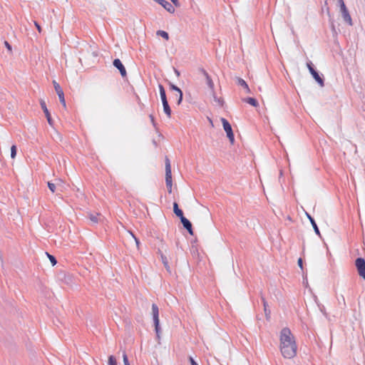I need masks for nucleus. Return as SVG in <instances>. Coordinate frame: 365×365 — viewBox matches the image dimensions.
Listing matches in <instances>:
<instances>
[{
  "mask_svg": "<svg viewBox=\"0 0 365 365\" xmlns=\"http://www.w3.org/2000/svg\"><path fill=\"white\" fill-rule=\"evenodd\" d=\"M158 4H160L165 9H166L168 12L173 14L175 12V8L173 6L165 0L160 1Z\"/></svg>",
  "mask_w": 365,
  "mask_h": 365,
  "instance_id": "obj_11",
  "label": "nucleus"
},
{
  "mask_svg": "<svg viewBox=\"0 0 365 365\" xmlns=\"http://www.w3.org/2000/svg\"><path fill=\"white\" fill-rule=\"evenodd\" d=\"M174 72H175V73L176 74V76L178 77L180 76V73L179 71H178L177 69L174 68Z\"/></svg>",
  "mask_w": 365,
  "mask_h": 365,
  "instance_id": "obj_43",
  "label": "nucleus"
},
{
  "mask_svg": "<svg viewBox=\"0 0 365 365\" xmlns=\"http://www.w3.org/2000/svg\"><path fill=\"white\" fill-rule=\"evenodd\" d=\"M98 214H97L96 215H93V214H91L89 215V218L90 220L94 222V223H97L98 222Z\"/></svg>",
  "mask_w": 365,
  "mask_h": 365,
  "instance_id": "obj_28",
  "label": "nucleus"
},
{
  "mask_svg": "<svg viewBox=\"0 0 365 365\" xmlns=\"http://www.w3.org/2000/svg\"><path fill=\"white\" fill-rule=\"evenodd\" d=\"M247 103L250 104L254 107H257L258 106V102L255 98H247L245 100Z\"/></svg>",
  "mask_w": 365,
  "mask_h": 365,
  "instance_id": "obj_23",
  "label": "nucleus"
},
{
  "mask_svg": "<svg viewBox=\"0 0 365 365\" xmlns=\"http://www.w3.org/2000/svg\"><path fill=\"white\" fill-rule=\"evenodd\" d=\"M16 155V145H12L11 148V157L14 158Z\"/></svg>",
  "mask_w": 365,
  "mask_h": 365,
  "instance_id": "obj_29",
  "label": "nucleus"
},
{
  "mask_svg": "<svg viewBox=\"0 0 365 365\" xmlns=\"http://www.w3.org/2000/svg\"><path fill=\"white\" fill-rule=\"evenodd\" d=\"M358 273L365 280V260L363 258H357L355 262Z\"/></svg>",
  "mask_w": 365,
  "mask_h": 365,
  "instance_id": "obj_5",
  "label": "nucleus"
},
{
  "mask_svg": "<svg viewBox=\"0 0 365 365\" xmlns=\"http://www.w3.org/2000/svg\"><path fill=\"white\" fill-rule=\"evenodd\" d=\"M190 361L191 363V365H198L192 357H190Z\"/></svg>",
  "mask_w": 365,
  "mask_h": 365,
  "instance_id": "obj_38",
  "label": "nucleus"
},
{
  "mask_svg": "<svg viewBox=\"0 0 365 365\" xmlns=\"http://www.w3.org/2000/svg\"><path fill=\"white\" fill-rule=\"evenodd\" d=\"M41 106L45 113V115L47 118L48 124L52 126L53 125V120L51 119L50 113L46 106V103L43 101H41Z\"/></svg>",
  "mask_w": 365,
  "mask_h": 365,
  "instance_id": "obj_8",
  "label": "nucleus"
},
{
  "mask_svg": "<svg viewBox=\"0 0 365 365\" xmlns=\"http://www.w3.org/2000/svg\"><path fill=\"white\" fill-rule=\"evenodd\" d=\"M181 222L183 225V227L189 232L190 235H192V224L191 222L185 218L184 216H182L180 218Z\"/></svg>",
  "mask_w": 365,
  "mask_h": 365,
  "instance_id": "obj_10",
  "label": "nucleus"
},
{
  "mask_svg": "<svg viewBox=\"0 0 365 365\" xmlns=\"http://www.w3.org/2000/svg\"><path fill=\"white\" fill-rule=\"evenodd\" d=\"M338 4H339L341 11H342V9L346 8L343 0H338Z\"/></svg>",
  "mask_w": 365,
  "mask_h": 365,
  "instance_id": "obj_34",
  "label": "nucleus"
},
{
  "mask_svg": "<svg viewBox=\"0 0 365 365\" xmlns=\"http://www.w3.org/2000/svg\"><path fill=\"white\" fill-rule=\"evenodd\" d=\"M307 67H308V69L310 72V73L312 74V76L313 75V73H314L316 72V71L314 70V68H313L312 66V62H309L307 63Z\"/></svg>",
  "mask_w": 365,
  "mask_h": 365,
  "instance_id": "obj_30",
  "label": "nucleus"
},
{
  "mask_svg": "<svg viewBox=\"0 0 365 365\" xmlns=\"http://www.w3.org/2000/svg\"><path fill=\"white\" fill-rule=\"evenodd\" d=\"M128 233L131 236V237L134 240V241H135V242L136 244V246L138 247H139V244H140V242H139L138 239L136 238L135 237V235L130 231H128Z\"/></svg>",
  "mask_w": 365,
  "mask_h": 365,
  "instance_id": "obj_33",
  "label": "nucleus"
},
{
  "mask_svg": "<svg viewBox=\"0 0 365 365\" xmlns=\"http://www.w3.org/2000/svg\"><path fill=\"white\" fill-rule=\"evenodd\" d=\"M123 359L124 365H130L128 360L127 355L125 352L123 354Z\"/></svg>",
  "mask_w": 365,
  "mask_h": 365,
  "instance_id": "obj_36",
  "label": "nucleus"
},
{
  "mask_svg": "<svg viewBox=\"0 0 365 365\" xmlns=\"http://www.w3.org/2000/svg\"><path fill=\"white\" fill-rule=\"evenodd\" d=\"M46 254L48 256V257L50 262H51L52 265L53 266L56 265V263H57V261H56V258L53 255L48 254V252H46Z\"/></svg>",
  "mask_w": 365,
  "mask_h": 365,
  "instance_id": "obj_25",
  "label": "nucleus"
},
{
  "mask_svg": "<svg viewBox=\"0 0 365 365\" xmlns=\"http://www.w3.org/2000/svg\"><path fill=\"white\" fill-rule=\"evenodd\" d=\"M165 182L168 187V192H172V175H171V166L168 158L165 160Z\"/></svg>",
  "mask_w": 365,
  "mask_h": 365,
  "instance_id": "obj_3",
  "label": "nucleus"
},
{
  "mask_svg": "<svg viewBox=\"0 0 365 365\" xmlns=\"http://www.w3.org/2000/svg\"><path fill=\"white\" fill-rule=\"evenodd\" d=\"M161 257H162V260H163V264H164V265H165V268H166L168 270H169V266H168V262L167 258H166L165 257L163 256V255L161 256Z\"/></svg>",
  "mask_w": 365,
  "mask_h": 365,
  "instance_id": "obj_35",
  "label": "nucleus"
},
{
  "mask_svg": "<svg viewBox=\"0 0 365 365\" xmlns=\"http://www.w3.org/2000/svg\"><path fill=\"white\" fill-rule=\"evenodd\" d=\"M262 302L266 317H268L269 314H270V312L269 310L267 309V303L264 298H262Z\"/></svg>",
  "mask_w": 365,
  "mask_h": 365,
  "instance_id": "obj_26",
  "label": "nucleus"
},
{
  "mask_svg": "<svg viewBox=\"0 0 365 365\" xmlns=\"http://www.w3.org/2000/svg\"><path fill=\"white\" fill-rule=\"evenodd\" d=\"M176 6H179V1L178 0H170Z\"/></svg>",
  "mask_w": 365,
  "mask_h": 365,
  "instance_id": "obj_39",
  "label": "nucleus"
},
{
  "mask_svg": "<svg viewBox=\"0 0 365 365\" xmlns=\"http://www.w3.org/2000/svg\"><path fill=\"white\" fill-rule=\"evenodd\" d=\"M341 14H342V17L344 19V20L347 22L349 25H351L352 23H351V18L349 14V11L347 10L346 8L342 9V11H341Z\"/></svg>",
  "mask_w": 365,
  "mask_h": 365,
  "instance_id": "obj_15",
  "label": "nucleus"
},
{
  "mask_svg": "<svg viewBox=\"0 0 365 365\" xmlns=\"http://www.w3.org/2000/svg\"><path fill=\"white\" fill-rule=\"evenodd\" d=\"M221 121L223 125V128L227 133V138H229L230 143L233 144L235 142V138L231 125L225 118H221Z\"/></svg>",
  "mask_w": 365,
  "mask_h": 365,
  "instance_id": "obj_4",
  "label": "nucleus"
},
{
  "mask_svg": "<svg viewBox=\"0 0 365 365\" xmlns=\"http://www.w3.org/2000/svg\"><path fill=\"white\" fill-rule=\"evenodd\" d=\"M34 24H35L36 29H38V32H41V28L40 25L36 21L34 22Z\"/></svg>",
  "mask_w": 365,
  "mask_h": 365,
  "instance_id": "obj_37",
  "label": "nucleus"
},
{
  "mask_svg": "<svg viewBox=\"0 0 365 365\" xmlns=\"http://www.w3.org/2000/svg\"><path fill=\"white\" fill-rule=\"evenodd\" d=\"M152 315L158 339H160V327L159 320V309L155 304L152 305Z\"/></svg>",
  "mask_w": 365,
  "mask_h": 365,
  "instance_id": "obj_2",
  "label": "nucleus"
},
{
  "mask_svg": "<svg viewBox=\"0 0 365 365\" xmlns=\"http://www.w3.org/2000/svg\"><path fill=\"white\" fill-rule=\"evenodd\" d=\"M169 86H170V88L171 90L175 91L177 93H178V104L180 105L182 101V91L178 87H177L176 86L173 84L172 83H169Z\"/></svg>",
  "mask_w": 365,
  "mask_h": 365,
  "instance_id": "obj_12",
  "label": "nucleus"
},
{
  "mask_svg": "<svg viewBox=\"0 0 365 365\" xmlns=\"http://www.w3.org/2000/svg\"><path fill=\"white\" fill-rule=\"evenodd\" d=\"M173 211H174L175 214L180 218H181L182 216H183V212L180 209H179L178 205L177 202L173 203Z\"/></svg>",
  "mask_w": 365,
  "mask_h": 365,
  "instance_id": "obj_19",
  "label": "nucleus"
},
{
  "mask_svg": "<svg viewBox=\"0 0 365 365\" xmlns=\"http://www.w3.org/2000/svg\"><path fill=\"white\" fill-rule=\"evenodd\" d=\"M307 67H308V69L310 72V73L312 74V76L313 75V73H314L316 72V71L314 70V68H313L312 66V62H309L307 63Z\"/></svg>",
  "mask_w": 365,
  "mask_h": 365,
  "instance_id": "obj_31",
  "label": "nucleus"
},
{
  "mask_svg": "<svg viewBox=\"0 0 365 365\" xmlns=\"http://www.w3.org/2000/svg\"><path fill=\"white\" fill-rule=\"evenodd\" d=\"M5 45L9 51L11 50V47L7 41H5Z\"/></svg>",
  "mask_w": 365,
  "mask_h": 365,
  "instance_id": "obj_42",
  "label": "nucleus"
},
{
  "mask_svg": "<svg viewBox=\"0 0 365 365\" xmlns=\"http://www.w3.org/2000/svg\"><path fill=\"white\" fill-rule=\"evenodd\" d=\"M306 216L309 220V221H310V222H311V224H312V227H313V228L314 230L315 233L317 235L320 236L319 230V228H318V227H317L314 220L313 219V217L308 212H306Z\"/></svg>",
  "mask_w": 365,
  "mask_h": 365,
  "instance_id": "obj_14",
  "label": "nucleus"
},
{
  "mask_svg": "<svg viewBox=\"0 0 365 365\" xmlns=\"http://www.w3.org/2000/svg\"><path fill=\"white\" fill-rule=\"evenodd\" d=\"M331 29H332V31L335 30L334 25L333 24V23H331Z\"/></svg>",
  "mask_w": 365,
  "mask_h": 365,
  "instance_id": "obj_44",
  "label": "nucleus"
},
{
  "mask_svg": "<svg viewBox=\"0 0 365 365\" xmlns=\"http://www.w3.org/2000/svg\"><path fill=\"white\" fill-rule=\"evenodd\" d=\"M150 120H151L153 125H155V120H154V117L153 116V115H150Z\"/></svg>",
  "mask_w": 365,
  "mask_h": 365,
  "instance_id": "obj_41",
  "label": "nucleus"
},
{
  "mask_svg": "<svg viewBox=\"0 0 365 365\" xmlns=\"http://www.w3.org/2000/svg\"><path fill=\"white\" fill-rule=\"evenodd\" d=\"M113 66L119 70L123 77L126 76V70L120 59H115L113 61Z\"/></svg>",
  "mask_w": 365,
  "mask_h": 365,
  "instance_id": "obj_7",
  "label": "nucleus"
},
{
  "mask_svg": "<svg viewBox=\"0 0 365 365\" xmlns=\"http://www.w3.org/2000/svg\"><path fill=\"white\" fill-rule=\"evenodd\" d=\"M156 34L158 36H159L163 37L165 40H168L169 39V35H168V34L166 31L159 30V31H157Z\"/></svg>",
  "mask_w": 365,
  "mask_h": 365,
  "instance_id": "obj_24",
  "label": "nucleus"
},
{
  "mask_svg": "<svg viewBox=\"0 0 365 365\" xmlns=\"http://www.w3.org/2000/svg\"><path fill=\"white\" fill-rule=\"evenodd\" d=\"M108 365H117L116 359L112 355L108 358Z\"/></svg>",
  "mask_w": 365,
  "mask_h": 365,
  "instance_id": "obj_27",
  "label": "nucleus"
},
{
  "mask_svg": "<svg viewBox=\"0 0 365 365\" xmlns=\"http://www.w3.org/2000/svg\"><path fill=\"white\" fill-rule=\"evenodd\" d=\"M298 265H299L301 268H302V259L301 258H299V259H298Z\"/></svg>",
  "mask_w": 365,
  "mask_h": 365,
  "instance_id": "obj_40",
  "label": "nucleus"
},
{
  "mask_svg": "<svg viewBox=\"0 0 365 365\" xmlns=\"http://www.w3.org/2000/svg\"><path fill=\"white\" fill-rule=\"evenodd\" d=\"M56 183L57 185V190L60 192H63L66 190V185L60 179L56 180Z\"/></svg>",
  "mask_w": 365,
  "mask_h": 365,
  "instance_id": "obj_17",
  "label": "nucleus"
},
{
  "mask_svg": "<svg viewBox=\"0 0 365 365\" xmlns=\"http://www.w3.org/2000/svg\"><path fill=\"white\" fill-rule=\"evenodd\" d=\"M235 81L237 85L244 88L247 93H250V89L247 83L242 78L240 77H235Z\"/></svg>",
  "mask_w": 365,
  "mask_h": 365,
  "instance_id": "obj_13",
  "label": "nucleus"
},
{
  "mask_svg": "<svg viewBox=\"0 0 365 365\" xmlns=\"http://www.w3.org/2000/svg\"><path fill=\"white\" fill-rule=\"evenodd\" d=\"M0 261H1V256L0 255Z\"/></svg>",
  "mask_w": 365,
  "mask_h": 365,
  "instance_id": "obj_46",
  "label": "nucleus"
},
{
  "mask_svg": "<svg viewBox=\"0 0 365 365\" xmlns=\"http://www.w3.org/2000/svg\"><path fill=\"white\" fill-rule=\"evenodd\" d=\"M162 103H163V110H164L165 113L168 115V117L170 118L171 115V109L169 106L168 101H165V102H162Z\"/></svg>",
  "mask_w": 365,
  "mask_h": 365,
  "instance_id": "obj_18",
  "label": "nucleus"
},
{
  "mask_svg": "<svg viewBox=\"0 0 365 365\" xmlns=\"http://www.w3.org/2000/svg\"><path fill=\"white\" fill-rule=\"evenodd\" d=\"M53 86H54L55 91H56L57 95L58 96L60 102L61 103L63 106L64 108H66V101H65V98H64V94H63V91L62 88H61L60 85L56 81H53Z\"/></svg>",
  "mask_w": 365,
  "mask_h": 365,
  "instance_id": "obj_6",
  "label": "nucleus"
},
{
  "mask_svg": "<svg viewBox=\"0 0 365 365\" xmlns=\"http://www.w3.org/2000/svg\"><path fill=\"white\" fill-rule=\"evenodd\" d=\"M279 349L286 359H292L297 354V346L293 334L288 328H283L279 334Z\"/></svg>",
  "mask_w": 365,
  "mask_h": 365,
  "instance_id": "obj_1",
  "label": "nucleus"
},
{
  "mask_svg": "<svg viewBox=\"0 0 365 365\" xmlns=\"http://www.w3.org/2000/svg\"><path fill=\"white\" fill-rule=\"evenodd\" d=\"M211 94L212 96V98H213V100L218 105V106H222L223 105V101L222 98H218L217 96H216V93H215V91H211Z\"/></svg>",
  "mask_w": 365,
  "mask_h": 365,
  "instance_id": "obj_21",
  "label": "nucleus"
},
{
  "mask_svg": "<svg viewBox=\"0 0 365 365\" xmlns=\"http://www.w3.org/2000/svg\"><path fill=\"white\" fill-rule=\"evenodd\" d=\"M48 187L52 192H57V194L59 193V191L57 190V185H56V182H48Z\"/></svg>",
  "mask_w": 365,
  "mask_h": 365,
  "instance_id": "obj_22",
  "label": "nucleus"
},
{
  "mask_svg": "<svg viewBox=\"0 0 365 365\" xmlns=\"http://www.w3.org/2000/svg\"><path fill=\"white\" fill-rule=\"evenodd\" d=\"M307 67H308V69L310 72V73L312 74V76L313 75V73H314L316 72V71L314 70V68H313L312 66V62H309L307 63Z\"/></svg>",
  "mask_w": 365,
  "mask_h": 365,
  "instance_id": "obj_32",
  "label": "nucleus"
},
{
  "mask_svg": "<svg viewBox=\"0 0 365 365\" xmlns=\"http://www.w3.org/2000/svg\"><path fill=\"white\" fill-rule=\"evenodd\" d=\"M202 73L205 78L206 84L207 85L208 88L210 89L211 91H215V85L211 77L205 71H202Z\"/></svg>",
  "mask_w": 365,
  "mask_h": 365,
  "instance_id": "obj_9",
  "label": "nucleus"
},
{
  "mask_svg": "<svg viewBox=\"0 0 365 365\" xmlns=\"http://www.w3.org/2000/svg\"><path fill=\"white\" fill-rule=\"evenodd\" d=\"M312 76L314 78V80L319 83L320 87L324 86L323 78L319 75V73L317 71L314 73H313Z\"/></svg>",
  "mask_w": 365,
  "mask_h": 365,
  "instance_id": "obj_16",
  "label": "nucleus"
},
{
  "mask_svg": "<svg viewBox=\"0 0 365 365\" xmlns=\"http://www.w3.org/2000/svg\"><path fill=\"white\" fill-rule=\"evenodd\" d=\"M159 91L160 95V98L162 102L167 101L166 94L164 89V87L162 85H159Z\"/></svg>",
  "mask_w": 365,
  "mask_h": 365,
  "instance_id": "obj_20",
  "label": "nucleus"
},
{
  "mask_svg": "<svg viewBox=\"0 0 365 365\" xmlns=\"http://www.w3.org/2000/svg\"><path fill=\"white\" fill-rule=\"evenodd\" d=\"M175 97H176V99H177V101H178V93H177L175 94Z\"/></svg>",
  "mask_w": 365,
  "mask_h": 365,
  "instance_id": "obj_45",
  "label": "nucleus"
}]
</instances>
